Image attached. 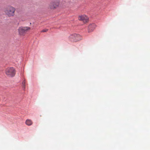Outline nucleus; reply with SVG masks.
I'll use <instances>...</instances> for the list:
<instances>
[{
    "label": "nucleus",
    "mask_w": 150,
    "mask_h": 150,
    "mask_svg": "<svg viewBox=\"0 0 150 150\" xmlns=\"http://www.w3.org/2000/svg\"><path fill=\"white\" fill-rule=\"evenodd\" d=\"M15 11L16 9L14 7L9 6L5 9L4 11L6 15L8 17H12L14 16Z\"/></svg>",
    "instance_id": "f257e3e1"
},
{
    "label": "nucleus",
    "mask_w": 150,
    "mask_h": 150,
    "mask_svg": "<svg viewBox=\"0 0 150 150\" xmlns=\"http://www.w3.org/2000/svg\"><path fill=\"white\" fill-rule=\"evenodd\" d=\"M5 71L6 74L9 77H13L16 74L15 70L13 67L7 68Z\"/></svg>",
    "instance_id": "f03ea898"
},
{
    "label": "nucleus",
    "mask_w": 150,
    "mask_h": 150,
    "mask_svg": "<svg viewBox=\"0 0 150 150\" xmlns=\"http://www.w3.org/2000/svg\"><path fill=\"white\" fill-rule=\"evenodd\" d=\"M59 1L56 0L51 1L49 4L48 8L51 9H54L56 8L59 5Z\"/></svg>",
    "instance_id": "7ed1b4c3"
},
{
    "label": "nucleus",
    "mask_w": 150,
    "mask_h": 150,
    "mask_svg": "<svg viewBox=\"0 0 150 150\" xmlns=\"http://www.w3.org/2000/svg\"><path fill=\"white\" fill-rule=\"evenodd\" d=\"M69 39L71 41L77 42L81 40V37L79 34H74L70 35Z\"/></svg>",
    "instance_id": "20e7f679"
},
{
    "label": "nucleus",
    "mask_w": 150,
    "mask_h": 150,
    "mask_svg": "<svg viewBox=\"0 0 150 150\" xmlns=\"http://www.w3.org/2000/svg\"><path fill=\"white\" fill-rule=\"evenodd\" d=\"M30 28L28 27H21L19 28L18 31L19 34L21 35H23L27 30H30Z\"/></svg>",
    "instance_id": "39448f33"
},
{
    "label": "nucleus",
    "mask_w": 150,
    "mask_h": 150,
    "mask_svg": "<svg viewBox=\"0 0 150 150\" xmlns=\"http://www.w3.org/2000/svg\"><path fill=\"white\" fill-rule=\"evenodd\" d=\"M78 19L85 23L88 21V18L86 16L83 15L79 16L78 17Z\"/></svg>",
    "instance_id": "423d86ee"
},
{
    "label": "nucleus",
    "mask_w": 150,
    "mask_h": 150,
    "mask_svg": "<svg viewBox=\"0 0 150 150\" xmlns=\"http://www.w3.org/2000/svg\"><path fill=\"white\" fill-rule=\"evenodd\" d=\"M96 25L94 24H92L89 25L88 28V32H90L93 31L95 29Z\"/></svg>",
    "instance_id": "0eeeda50"
},
{
    "label": "nucleus",
    "mask_w": 150,
    "mask_h": 150,
    "mask_svg": "<svg viewBox=\"0 0 150 150\" xmlns=\"http://www.w3.org/2000/svg\"><path fill=\"white\" fill-rule=\"evenodd\" d=\"M25 123L27 125L30 126L32 124L33 122L30 120H27L25 122Z\"/></svg>",
    "instance_id": "6e6552de"
},
{
    "label": "nucleus",
    "mask_w": 150,
    "mask_h": 150,
    "mask_svg": "<svg viewBox=\"0 0 150 150\" xmlns=\"http://www.w3.org/2000/svg\"><path fill=\"white\" fill-rule=\"evenodd\" d=\"M25 80H24L23 81L22 83V87L24 89H25Z\"/></svg>",
    "instance_id": "1a4fd4ad"
},
{
    "label": "nucleus",
    "mask_w": 150,
    "mask_h": 150,
    "mask_svg": "<svg viewBox=\"0 0 150 150\" xmlns=\"http://www.w3.org/2000/svg\"><path fill=\"white\" fill-rule=\"evenodd\" d=\"M48 30L47 29H44L41 31V32H46Z\"/></svg>",
    "instance_id": "9d476101"
}]
</instances>
